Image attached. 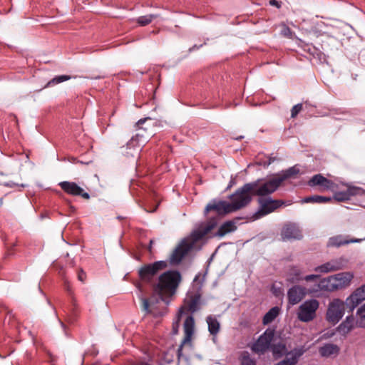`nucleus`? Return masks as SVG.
Returning <instances> with one entry per match:
<instances>
[{"instance_id":"11","label":"nucleus","mask_w":365,"mask_h":365,"mask_svg":"<svg viewBox=\"0 0 365 365\" xmlns=\"http://www.w3.org/2000/svg\"><path fill=\"white\" fill-rule=\"evenodd\" d=\"M157 121L151 118L140 119L135 124L137 127L136 138L142 137V142H147L155 134L154 127Z\"/></svg>"},{"instance_id":"49","label":"nucleus","mask_w":365,"mask_h":365,"mask_svg":"<svg viewBox=\"0 0 365 365\" xmlns=\"http://www.w3.org/2000/svg\"><path fill=\"white\" fill-rule=\"evenodd\" d=\"M2 204H3V199L0 198V205H1Z\"/></svg>"},{"instance_id":"33","label":"nucleus","mask_w":365,"mask_h":365,"mask_svg":"<svg viewBox=\"0 0 365 365\" xmlns=\"http://www.w3.org/2000/svg\"><path fill=\"white\" fill-rule=\"evenodd\" d=\"M331 198L329 197L321 196V195H312L308 196L302 199V202L304 203H327L331 201Z\"/></svg>"},{"instance_id":"18","label":"nucleus","mask_w":365,"mask_h":365,"mask_svg":"<svg viewBox=\"0 0 365 365\" xmlns=\"http://www.w3.org/2000/svg\"><path fill=\"white\" fill-rule=\"evenodd\" d=\"M344 265L345 260L343 258L334 259L316 267L314 271L319 273H328L341 269Z\"/></svg>"},{"instance_id":"14","label":"nucleus","mask_w":365,"mask_h":365,"mask_svg":"<svg viewBox=\"0 0 365 365\" xmlns=\"http://www.w3.org/2000/svg\"><path fill=\"white\" fill-rule=\"evenodd\" d=\"M200 299L201 296L198 293L188 295L184 301V305L179 309V315L182 316L185 311H187L191 314L198 311L200 309Z\"/></svg>"},{"instance_id":"32","label":"nucleus","mask_w":365,"mask_h":365,"mask_svg":"<svg viewBox=\"0 0 365 365\" xmlns=\"http://www.w3.org/2000/svg\"><path fill=\"white\" fill-rule=\"evenodd\" d=\"M206 322L208 324V331L210 334L213 336L217 335L220 328L218 320L215 317L210 315L207 317Z\"/></svg>"},{"instance_id":"16","label":"nucleus","mask_w":365,"mask_h":365,"mask_svg":"<svg viewBox=\"0 0 365 365\" xmlns=\"http://www.w3.org/2000/svg\"><path fill=\"white\" fill-rule=\"evenodd\" d=\"M365 300V284L356 289L346 299V307L352 312L361 302Z\"/></svg>"},{"instance_id":"39","label":"nucleus","mask_w":365,"mask_h":365,"mask_svg":"<svg viewBox=\"0 0 365 365\" xmlns=\"http://www.w3.org/2000/svg\"><path fill=\"white\" fill-rule=\"evenodd\" d=\"M71 78V76H68V75L56 76L48 82L47 86H52L61 83L62 82H64L66 81L70 80Z\"/></svg>"},{"instance_id":"45","label":"nucleus","mask_w":365,"mask_h":365,"mask_svg":"<svg viewBox=\"0 0 365 365\" xmlns=\"http://www.w3.org/2000/svg\"><path fill=\"white\" fill-rule=\"evenodd\" d=\"M269 4L272 5V6H276L277 8H280L281 7V4L280 2H279L277 0H270L269 1Z\"/></svg>"},{"instance_id":"31","label":"nucleus","mask_w":365,"mask_h":365,"mask_svg":"<svg viewBox=\"0 0 365 365\" xmlns=\"http://www.w3.org/2000/svg\"><path fill=\"white\" fill-rule=\"evenodd\" d=\"M331 276L322 279L318 282V288L322 291L333 292L336 290V285L334 283Z\"/></svg>"},{"instance_id":"28","label":"nucleus","mask_w":365,"mask_h":365,"mask_svg":"<svg viewBox=\"0 0 365 365\" xmlns=\"http://www.w3.org/2000/svg\"><path fill=\"white\" fill-rule=\"evenodd\" d=\"M340 349L336 344H325L319 349L320 355L323 357H330L332 356H337L339 353Z\"/></svg>"},{"instance_id":"36","label":"nucleus","mask_w":365,"mask_h":365,"mask_svg":"<svg viewBox=\"0 0 365 365\" xmlns=\"http://www.w3.org/2000/svg\"><path fill=\"white\" fill-rule=\"evenodd\" d=\"M356 325L359 327L365 328V304L361 305L356 312Z\"/></svg>"},{"instance_id":"42","label":"nucleus","mask_w":365,"mask_h":365,"mask_svg":"<svg viewBox=\"0 0 365 365\" xmlns=\"http://www.w3.org/2000/svg\"><path fill=\"white\" fill-rule=\"evenodd\" d=\"M319 278V276L317 274H309L305 277H303V279L307 282L313 281L316 282Z\"/></svg>"},{"instance_id":"4","label":"nucleus","mask_w":365,"mask_h":365,"mask_svg":"<svg viewBox=\"0 0 365 365\" xmlns=\"http://www.w3.org/2000/svg\"><path fill=\"white\" fill-rule=\"evenodd\" d=\"M252 196H254L252 195V185L249 182L237 189L230 196L231 200L230 204L232 211L235 212L247 206L252 201Z\"/></svg>"},{"instance_id":"50","label":"nucleus","mask_w":365,"mask_h":365,"mask_svg":"<svg viewBox=\"0 0 365 365\" xmlns=\"http://www.w3.org/2000/svg\"><path fill=\"white\" fill-rule=\"evenodd\" d=\"M137 287L139 289L140 291H141V287L140 284H138Z\"/></svg>"},{"instance_id":"23","label":"nucleus","mask_w":365,"mask_h":365,"mask_svg":"<svg viewBox=\"0 0 365 365\" xmlns=\"http://www.w3.org/2000/svg\"><path fill=\"white\" fill-rule=\"evenodd\" d=\"M365 195V190L359 187H349L346 191L336 192L334 199L339 202L349 200L351 197Z\"/></svg>"},{"instance_id":"24","label":"nucleus","mask_w":365,"mask_h":365,"mask_svg":"<svg viewBox=\"0 0 365 365\" xmlns=\"http://www.w3.org/2000/svg\"><path fill=\"white\" fill-rule=\"evenodd\" d=\"M306 288L299 285H294L292 287L287 291V299L289 304L291 305L298 304L306 296Z\"/></svg>"},{"instance_id":"38","label":"nucleus","mask_w":365,"mask_h":365,"mask_svg":"<svg viewBox=\"0 0 365 365\" xmlns=\"http://www.w3.org/2000/svg\"><path fill=\"white\" fill-rule=\"evenodd\" d=\"M157 16L154 14H148L145 16H139L137 19V23L141 26H145L151 23L152 21Z\"/></svg>"},{"instance_id":"35","label":"nucleus","mask_w":365,"mask_h":365,"mask_svg":"<svg viewBox=\"0 0 365 365\" xmlns=\"http://www.w3.org/2000/svg\"><path fill=\"white\" fill-rule=\"evenodd\" d=\"M239 360L240 365H257L256 360L250 356L247 351L241 352Z\"/></svg>"},{"instance_id":"43","label":"nucleus","mask_w":365,"mask_h":365,"mask_svg":"<svg viewBox=\"0 0 365 365\" xmlns=\"http://www.w3.org/2000/svg\"><path fill=\"white\" fill-rule=\"evenodd\" d=\"M128 365H151L148 361H146L145 360H140V361H132L131 363H129Z\"/></svg>"},{"instance_id":"25","label":"nucleus","mask_w":365,"mask_h":365,"mask_svg":"<svg viewBox=\"0 0 365 365\" xmlns=\"http://www.w3.org/2000/svg\"><path fill=\"white\" fill-rule=\"evenodd\" d=\"M332 280L336 285V290L348 287L350 284L354 275L351 272H340L331 275Z\"/></svg>"},{"instance_id":"48","label":"nucleus","mask_w":365,"mask_h":365,"mask_svg":"<svg viewBox=\"0 0 365 365\" xmlns=\"http://www.w3.org/2000/svg\"><path fill=\"white\" fill-rule=\"evenodd\" d=\"M202 45H200V46H197L196 45H194L192 48H190V51L198 49L200 47H201Z\"/></svg>"},{"instance_id":"15","label":"nucleus","mask_w":365,"mask_h":365,"mask_svg":"<svg viewBox=\"0 0 365 365\" xmlns=\"http://www.w3.org/2000/svg\"><path fill=\"white\" fill-rule=\"evenodd\" d=\"M61 188L68 195L81 196L83 199L88 200L90 195L74 182L63 181L58 183Z\"/></svg>"},{"instance_id":"44","label":"nucleus","mask_w":365,"mask_h":365,"mask_svg":"<svg viewBox=\"0 0 365 365\" xmlns=\"http://www.w3.org/2000/svg\"><path fill=\"white\" fill-rule=\"evenodd\" d=\"M78 278L82 282L86 280V274L82 269L78 272Z\"/></svg>"},{"instance_id":"22","label":"nucleus","mask_w":365,"mask_h":365,"mask_svg":"<svg viewBox=\"0 0 365 365\" xmlns=\"http://www.w3.org/2000/svg\"><path fill=\"white\" fill-rule=\"evenodd\" d=\"M284 240H301L302 238V231L295 223L286 224L281 232Z\"/></svg>"},{"instance_id":"29","label":"nucleus","mask_w":365,"mask_h":365,"mask_svg":"<svg viewBox=\"0 0 365 365\" xmlns=\"http://www.w3.org/2000/svg\"><path fill=\"white\" fill-rule=\"evenodd\" d=\"M303 279L302 272L297 266H291L287 273V281L289 283H296Z\"/></svg>"},{"instance_id":"27","label":"nucleus","mask_w":365,"mask_h":365,"mask_svg":"<svg viewBox=\"0 0 365 365\" xmlns=\"http://www.w3.org/2000/svg\"><path fill=\"white\" fill-rule=\"evenodd\" d=\"M299 173L300 170L299 168V165H295L287 170H282L279 173H277L275 175L280 184H282L284 180L287 179L295 178L298 174H299Z\"/></svg>"},{"instance_id":"3","label":"nucleus","mask_w":365,"mask_h":365,"mask_svg":"<svg viewBox=\"0 0 365 365\" xmlns=\"http://www.w3.org/2000/svg\"><path fill=\"white\" fill-rule=\"evenodd\" d=\"M249 183L252 185V195L259 197H268L281 185L276 175L267 179H257Z\"/></svg>"},{"instance_id":"47","label":"nucleus","mask_w":365,"mask_h":365,"mask_svg":"<svg viewBox=\"0 0 365 365\" xmlns=\"http://www.w3.org/2000/svg\"><path fill=\"white\" fill-rule=\"evenodd\" d=\"M284 34L285 35H287L288 34H290L291 33V30L289 27H286L284 31H283Z\"/></svg>"},{"instance_id":"6","label":"nucleus","mask_w":365,"mask_h":365,"mask_svg":"<svg viewBox=\"0 0 365 365\" xmlns=\"http://www.w3.org/2000/svg\"><path fill=\"white\" fill-rule=\"evenodd\" d=\"M184 338L177 350V361L180 363L183 357L182 349L184 346H189L192 348V338L195 331V320L192 315L187 317L183 324Z\"/></svg>"},{"instance_id":"26","label":"nucleus","mask_w":365,"mask_h":365,"mask_svg":"<svg viewBox=\"0 0 365 365\" xmlns=\"http://www.w3.org/2000/svg\"><path fill=\"white\" fill-rule=\"evenodd\" d=\"M356 324V321L353 315H349L336 327V331L342 336L346 337L351 331Z\"/></svg>"},{"instance_id":"37","label":"nucleus","mask_w":365,"mask_h":365,"mask_svg":"<svg viewBox=\"0 0 365 365\" xmlns=\"http://www.w3.org/2000/svg\"><path fill=\"white\" fill-rule=\"evenodd\" d=\"M141 301H142V305H143V310L148 313V314H155V313L153 311V299H147V298H145V297H141Z\"/></svg>"},{"instance_id":"5","label":"nucleus","mask_w":365,"mask_h":365,"mask_svg":"<svg viewBox=\"0 0 365 365\" xmlns=\"http://www.w3.org/2000/svg\"><path fill=\"white\" fill-rule=\"evenodd\" d=\"M274 334V329L267 328L250 346L252 352L260 356L270 350Z\"/></svg>"},{"instance_id":"21","label":"nucleus","mask_w":365,"mask_h":365,"mask_svg":"<svg viewBox=\"0 0 365 365\" xmlns=\"http://www.w3.org/2000/svg\"><path fill=\"white\" fill-rule=\"evenodd\" d=\"M212 210L215 211L219 215L227 214L233 212L230 202L224 200L217 201L215 200H212V202L206 206L205 213L207 214L208 212Z\"/></svg>"},{"instance_id":"17","label":"nucleus","mask_w":365,"mask_h":365,"mask_svg":"<svg viewBox=\"0 0 365 365\" xmlns=\"http://www.w3.org/2000/svg\"><path fill=\"white\" fill-rule=\"evenodd\" d=\"M307 184L310 187L319 185L322 190H334L336 187L333 181L327 179L322 174H317L312 176Z\"/></svg>"},{"instance_id":"30","label":"nucleus","mask_w":365,"mask_h":365,"mask_svg":"<svg viewBox=\"0 0 365 365\" xmlns=\"http://www.w3.org/2000/svg\"><path fill=\"white\" fill-rule=\"evenodd\" d=\"M236 229L237 226L235 225V222L234 220H228L220 225L215 235L218 237H223L226 234L234 232Z\"/></svg>"},{"instance_id":"12","label":"nucleus","mask_w":365,"mask_h":365,"mask_svg":"<svg viewBox=\"0 0 365 365\" xmlns=\"http://www.w3.org/2000/svg\"><path fill=\"white\" fill-rule=\"evenodd\" d=\"M216 226V222L215 221H210L200 225V226L194 230L189 237L186 239L188 240V244L192 245V248L194 247L195 243L199 240H202L207 234H208Z\"/></svg>"},{"instance_id":"52","label":"nucleus","mask_w":365,"mask_h":365,"mask_svg":"<svg viewBox=\"0 0 365 365\" xmlns=\"http://www.w3.org/2000/svg\"><path fill=\"white\" fill-rule=\"evenodd\" d=\"M243 137L242 136H240L237 138V140H241Z\"/></svg>"},{"instance_id":"46","label":"nucleus","mask_w":365,"mask_h":365,"mask_svg":"<svg viewBox=\"0 0 365 365\" xmlns=\"http://www.w3.org/2000/svg\"><path fill=\"white\" fill-rule=\"evenodd\" d=\"M309 53H310L312 55H314V51H315V48L313 47L312 48H311L310 47H309L307 49H306Z\"/></svg>"},{"instance_id":"40","label":"nucleus","mask_w":365,"mask_h":365,"mask_svg":"<svg viewBox=\"0 0 365 365\" xmlns=\"http://www.w3.org/2000/svg\"><path fill=\"white\" fill-rule=\"evenodd\" d=\"M302 109V104L298 103L294 106L291 110V117L295 118Z\"/></svg>"},{"instance_id":"41","label":"nucleus","mask_w":365,"mask_h":365,"mask_svg":"<svg viewBox=\"0 0 365 365\" xmlns=\"http://www.w3.org/2000/svg\"><path fill=\"white\" fill-rule=\"evenodd\" d=\"M180 317L179 314L178 315V319L173 324V334H177L178 332V328L180 326Z\"/></svg>"},{"instance_id":"34","label":"nucleus","mask_w":365,"mask_h":365,"mask_svg":"<svg viewBox=\"0 0 365 365\" xmlns=\"http://www.w3.org/2000/svg\"><path fill=\"white\" fill-rule=\"evenodd\" d=\"M279 308L274 307L271 308L264 316L262 322L264 324H268L273 322L279 314Z\"/></svg>"},{"instance_id":"51","label":"nucleus","mask_w":365,"mask_h":365,"mask_svg":"<svg viewBox=\"0 0 365 365\" xmlns=\"http://www.w3.org/2000/svg\"><path fill=\"white\" fill-rule=\"evenodd\" d=\"M61 324L62 327L64 329L65 328L64 324L62 322H61Z\"/></svg>"},{"instance_id":"9","label":"nucleus","mask_w":365,"mask_h":365,"mask_svg":"<svg viewBox=\"0 0 365 365\" xmlns=\"http://www.w3.org/2000/svg\"><path fill=\"white\" fill-rule=\"evenodd\" d=\"M257 202L259 204V209L255 213L256 218L265 216L275 211L284 204L283 200H273L270 197H259Z\"/></svg>"},{"instance_id":"20","label":"nucleus","mask_w":365,"mask_h":365,"mask_svg":"<svg viewBox=\"0 0 365 365\" xmlns=\"http://www.w3.org/2000/svg\"><path fill=\"white\" fill-rule=\"evenodd\" d=\"M365 240L364 238H349V236H344L341 235L331 237L327 242L328 247H339L350 243H359Z\"/></svg>"},{"instance_id":"19","label":"nucleus","mask_w":365,"mask_h":365,"mask_svg":"<svg viewBox=\"0 0 365 365\" xmlns=\"http://www.w3.org/2000/svg\"><path fill=\"white\" fill-rule=\"evenodd\" d=\"M142 137L136 138V134L131 138V139L123 146L122 153L126 156H134L138 154L140 150V147L143 146L146 142H142Z\"/></svg>"},{"instance_id":"10","label":"nucleus","mask_w":365,"mask_h":365,"mask_svg":"<svg viewBox=\"0 0 365 365\" xmlns=\"http://www.w3.org/2000/svg\"><path fill=\"white\" fill-rule=\"evenodd\" d=\"M319 306V302L315 299L304 302L299 307L298 319L303 322H309L316 317V312Z\"/></svg>"},{"instance_id":"7","label":"nucleus","mask_w":365,"mask_h":365,"mask_svg":"<svg viewBox=\"0 0 365 365\" xmlns=\"http://www.w3.org/2000/svg\"><path fill=\"white\" fill-rule=\"evenodd\" d=\"M346 307V302L340 299H334L328 305L326 319L333 324H337L343 317Z\"/></svg>"},{"instance_id":"2","label":"nucleus","mask_w":365,"mask_h":365,"mask_svg":"<svg viewBox=\"0 0 365 365\" xmlns=\"http://www.w3.org/2000/svg\"><path fill=\"white\" fill-rule=\"evenodd\" d=\"M270 351L275 359H279L286 356L285 359L274 365H296L299 358L305 351L303 346L295 347L292 350L289 351L287 344L284 341L272 343Z\"/></svg>"},{"instance_id":"1","label":"nucleus","mask_w":365,"mask_h":365,"mask_svg":"<svg viewBox=\"0 0 365 365\" xmlns=\"http://www.w3.org/2000/svg\"><path fill=\"white\" fill-rule=\"evenodd\" d=\"M180 281L181 274L178 271H167L159 276L153 290L163 299V297L172 296L175 293Z\"/></svg>"},{"instance_id":"8","label":"nucleus","mask_w":365,"mask_h":365,"mask_svg":"<svg viewBox=\"0 0 365 365\" xmlns=\"http://www.w3.org/2000/svg\"><path fill=\"white\" fill-rule=\"evenodd\" d=\"M167 266V262L163 260L145 264L138 269L139 278L144 282L150 283L154 276L160 270L165 269Z\"/></svg>"},{"instance_id":"13","label":"nucleus","mask_w":365,"mask_h":365,"mask_svg":"<svg viewBox=\"0 0 365 365\" xmlns=\"http://www.w3.org/2000/svg\"><path fill=\"white\" fill-rule=\"evenodd\" d=\"M192 250V245L188 244L187 239H183L173 250L170 257V262L172 264H179L185 256Z\"/></svg>"}]
</instances>
